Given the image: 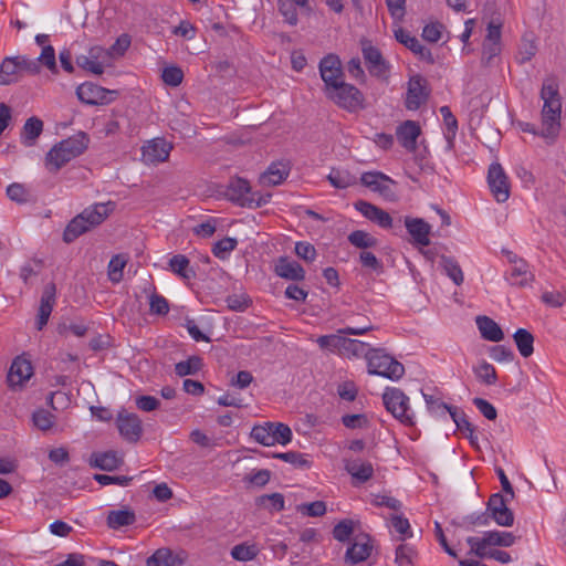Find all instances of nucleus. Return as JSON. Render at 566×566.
Listing matches in <instances>:
<instances>
[{"instance_id": "f257e3e1", "label": "nucleus", "mask_w": 566, "mask_h": 566, "mask_svg": "<svg viewBox=\"0 0 566 566\" xmlns=\"http://www.w3.org/2000/svg\"><path fill=\"white\" fill-rule=\"evenodd\" d=\"M90 138L80 132L55 144L45 155L44 166L51 174H56L74 158L81 156L88 147Z\"/></svg>"}, {"instance_id": "f03ea898", "label": "nucleus", "mask_w": 566, "mask_h": 566, "mask_svg": "<svg viewBox=\"0 0 566 566\" xmlns=\"http://www.w3.org/2000/svg\"><path fill=\"white\" fill-rule=\"evenodd\" d=\"M224 195L230 201L248 208L262 207L271 198V195L263 196L260 192L252 191L249 181L239 177L230 179Z\"/></svg>"}, {"instance_id": "7ed1b4c3", "label": "nucleus", "mask_w": 566, "mask_h": 566, "mask_svg": "<svg viewBox=\"0 0 566 566\" xmlns=\"http://www.w3.org/2000/svg\"><path fill=\"white\" fill-rule=\"evenodd\" d=\"M368 373L390 380H399L405 374V367L382 349H373L367 356Z\"/></svg>"}, {"instance_id": "20e7f679", "label": "nucleus", "mask_w": 566, "mask_h": 566, "mask_svg": "<svg viewBox=\"0 0 566 566\" xmlns=\"http://www.w3.org/2000/svg\"><path fill=\"white\" fill-rule=\"evenodd\" d=\"M325 95L333 101L338 107L350 113H356L365 108L364 94L354 85L338 83L325 92Z\"/></svg>"}, {"instance_id": "39448f33", "label": "nucleus", "mask_w": 566, "mask_h": 566, "mask_svg": "<svg viewBox=\"0 0 566 566\" xmlns=\"http://www.w3.org/2000/svg\"><path fill=\"white\" fill-rule=\"evenodd\" d=\"M292 437L291 428L282 422H265L262 426H254L251 430V438L265 447L276 443L286 446L292 441Z\"/></svg>"}, {"instance_id": "423d86ee", "label": "nucleus", "mask_w": 566, "mask_h": 566, "mask_svg": "<svg viewBox=\"0 0 566 566\" xmlns=\"http://www.w3.org/2000/svg\"><path fill=\"white\" fill-rule=\"evenodd\" d=\"M384 405L397 420L405 426L415 424V415L409 407V398L398 388H386L382 394Z\"/></svg>"}, {"instance_id": "0eeeda50", "label": "nucleus", "mask_w": 566, "mask_h": 566, "mask_svg": "<svg viewBox=\"0 0 566 566\" xmlns=\"http://www.w3.org/2000/svg\"><path fill=\"white\" fill-rule=\"evenodd\" d=\"M360 184L388 201L397 199L396 181L380 171L364 172L360 177Z\"/></svg>"}, {"instance_id": "6e6552de", "label": "nucleus", "mask_w": 566, "mask_h": 566, "mask_svg": "<svg viewBox=\"0 0 566 566\" xmlns=\"http://www.w3.org/2000/svg\"><path fill=\"white\" fill-rule=\"evenodd\" d=\"M77 98L87 105H105L113 102L116 91L106 90L97 84L85 82L76 88Z\"/></svg>"}, {"instance_id": "1a4fd4ad", "label": "nucleus", "mask_w": 566, "mask_h": 566, "mask_svg": "<svg viewBox=\"0 0 566 566\" xmlns=\"http://www.w3.org/2000/svg\"><path fill=\"white\" fill-rule=\"evenodd\" d=\"M488 184L490 190L497 202H505L510 198L511 185L509 178L499 163H493L489 167Z\"/></svg>"}, {"instance_id": "9d476101", "label": "nucleus", "mask_w": 566, "mask_h": 566, "mask_svg": "<svg viewBox=\"0 0 566 566\" xmlns=\"http://www.w3.org/2000/svg\"><path fill=\"white\" fill-rule=\"evenodd\" d=\"M374 326L371 324H366L359 327L347 326L338 331L337 334L323 335L317 338V344L322 349H326L329 352H337L342 354V349L344 347L345 338L344 335H363L369 331H373Z\"/></svg>"}, {"instance_id": "9b49d317", "label": "nucleus", "mask_w": 566, "mask_h": 566, "mask_svg": "<svg viewBox=\"0 0 566 566\" xmlns=\"http://www.w3.org/2000/svg\"><path fill=\"white\" fill-rule=\"evenodd\" d=\"M361 51L370 75L380 80H387L389 76L390 65L384 59L379 49L371 45L369 42H364Z\"/></svg>"}, {"instance_id": "f8f14e48", "label": "nucleus", "mask_w": 566, "mask_h": 566, "mask_svg": "<svg viewBox=\"0 0 566 566\" xmlns=\"http://www.w3.org/2000/svg\"><path fill=\"white\" fill-rule=\"evenodd\" d=\"M430 95L427 80L417 74L409 78L405 106L409 111L418 109Z\"/></svg>"}, {"instance_id": "ddd939ff", "label": "nucleus", "mask_w": 566, "mask_h": 566, "mask_svg": "<svg viewBox=\"0 0 566 566\" xmlns=\"http://www.w3.org/2000/svg\"><path fill=\"white\" fill-rule=\"evenodd\" d=\"M319 74L325 84V92L344 81L342 62L336 54H328L319 62Z\"/></svg>"}, {"instance_id": "4468645a", "label": "nucleus", "mask_w": 566, "mask_h": 566, "mask_svg": "<svg viewBox=\"0 0 566 566\" xmlns=\"http://www.w3.org/2000/svg\"><path fill=\"white\" fill-rule=\"evenodd\" d=\"M491 518L500 526L510 527L514 524V514L501 493L492 494L486 504Z\"/></svg>"}, {"instance_id": "2eb2a0df", "label": "nucleus", "mask_w": 566, "mask_h": 566, "mask_svg": "<svg viewBox=\"0 0 566 566\" xmlns=\"http://www.w3.org/2000/svg\"><path fill=\"white\" fill-rule=\"evenodd\" d=\"M117 427L120 436L129 442H137L143 434L142 420L136 413L118 412Z\"/></svg>"}, {"instance_id": "dca6fc26", "label": "nucleus", "mask_w": 566, "mask_h": 566, "mask_svg": "<svg viewBox=\"0 0 566 566\" xmlns=\"http://www.w3.org/2000/svg\"><path fill=\"white\" fill-rule=\"evenodd\" d=\"M371 538L367 534H358L354 537L353 543L347 548L345 560L352 565L365 562L371 554Z\"/></svg>"}, {"instance_id": "f3484780", "label": "nucleus", "mask_w": 566, "mask_h": 566, "mask_svg": "<svg viewBox=\"0 0 566 566\" xmlns=\"http://www.w3.org/2000/svg\"><path fill=\"white\" fill-rule=\"evenodd\" d=\"M421 134V127L418 122L405 120L396 128V137L399 144L407 151H415L417 149V139Z\"/></svg>"}, {"instance_id": "a211bd4d", "label": "nucleus", "mask_w": 566, "mask_h": 566, "mask_svg": "<svg viewBox=\"0 0 566 566\" xmlns=\"http://www.w3.org/2000/svg\"><path fill=\"white\" fill-rule=\"evenodd\" d=\"M56 301V286L54 283H49L44 286L36 318V328L42 331L48 324L50 315L53 311Z\"/></svg>"}, {"instance_id": "6ab92c4d", "label": "nucleus", "mask_w": 566, "mask_h": 566, "mask_svg": "<svg viewBox=\"0 0 566 566\" xmlns=\"http://www.w3.org/2000/svg\"><path fill=\"white\" fill-rule=\"evenodd\" d=\"M33 375V367L31 361L24 357H17L13 359L7 380L11 388L21 387Z\"/></svg>"}, {"instance_id": "aec40b11", "label": "nucleus", "mask_w": 566, "mask_h": 566, "mask_svg": "<svg viewBox=\"0 0 566 566\" xmlns=\"http://www.w3.org/2000/svg\"><path fill=\"white\" fill-rule=\"evenodd\" d=\"M562 109H542V129L541 137L552 144L560 130Z\"/></svg>"}, {"instance_id": "412c9836", "label": "nucleus", "mask_w": 566, "mask_h": 566, "mask_svg": "<svg viewBox=\"0 0 566 566\" xmlns=\"http://www.w3.org/2000/svg\"><path fill=\"white\" fill-rule=\"evenodd\" d=\"M172 145L164 138H155L143 147L144 158L151 164L164 163L168 159Z\"/></svg>"}, {"instance_id": "4be33fe9", "label": "nucleus", "mask_w": 566, "mask_h": 566, "mask_svg": "<svg viewBox=\"0 0 566 566\" xmlns=\"http://www.w3.org/2000/svg\"><path fill=\"white\" fill-rule=\"evenodd\" d=\"M405 226L417 244L422 247L430 244L429 234L431 227L423 219L406 217Z\"/></svg>"}, {"instance_id": "5701e85b", "label": "nucleus", "mask_w": 566, "mask_h": 566, "mask_svg": "<svg viewBox=\"0 0 566 566\" xmlns=\"http://www.w3.org/2000/svg\"><path fill=\"white\" fill-rule=\"evenodd\" d=\"M276 275L291 281H303L305 271L300 263L292 261L286 256H281L275 263Z\"/></svg>"}, {"instance_id": "b1692460", "label": "nucleus", "mask_w": 566, "mask_h": 566, "mask_svg": "<svg viewBox=\"0 0 566 566\" xmlns=\"http://www.w3.org/2000/svg\"><path fill=\"white\" fill-rule=\"evenodd\" d=\"M291 167L289 163H272L266 171L261 175V182L266 186H276L282 184L289 176Z\"/></svg>"}, {"instance_id": "393cba45", "label": "nucleus", "mask_w": 566, "mask_h": 566, "mask_svg": "<svg viewBox=\"0 0 566 566\" xmlns=\"http://www.w3.org/2000/svg\"><path fill=\"white\" fill-rule=\"evenodd\" d=\"M345 470L359 483H365L374 475V467L370 462L358 459H346Z\"/></svg>"}, {"instance_id": "a878e982", "label": "nucleus", "mask_w": 566, "mask_h": 566, "mask_svg": "<svg viewBox=\"0 0 566 566\" xmlns=\"http://www.w3.org/2000/svg\"><path fill=\"white\" fill-rule=\"evenodd\" d=\"M43 132V120L36 116L28 118L21 129L20 140L25 147H32Z\"/></svg>"}, {"instance_id": "bb28decb", "label": "nucleus", "mask_w": 566, "mask_h": 566, "mask_svg": "<svg viewBox=\"0 0 566 566\" xmlns=\"http://www.w3.org/2000/svg\"><path fill=\"white\" fill-rule=\"evenodd\" d=\"M475 323L482 338L485 340L497 343L504 338V334L500 325L489 316H478Z\"/></svg>"}, {"instance_id": "cd10ccee", "label": "nucleus", "mask_w": 566, "mask_h": 566, "mask_svg": "<svg viewBox=\"0 0 566 566\" xmlns=\"http://www.w3.org/2000/svg\"><path fill=\"white\" fill-rule=\"evenodd\" d=\"M112 202L96 203L90 208L84 209L80 216L84 217L85 223H87L90 230L101 224L112 211Z\"/></svg>"}, {"instance_id": "c85d7f7f", "label": "nucleus", "mask_w": 566, "mask_h": 566, "mask_svg": "<svg viewBox=\"0 0 566 566\" xmlns=\"http://www.w3.org/2000/svg\"><path fill=\"white\" fill-rule=\"evenodd\" d=\"M510 284L524 287L534 281V274L530 271V265L526 261H518L513 265L507 277Z\"/></svg>"}, {"instance_id": "c756f323", "label": "nucleus", "mask_w": 566, "mask_h": 566, "mask_svg": "<svg viewBox=\"0 0 566 566\" xmlns=\"http://www.w3.org/2000/svg\"><path fill=\"white\" fill-rule=\"evenodd\" d=\"M20 76L17 56L6 57L0 65V84L9 85L15 83Z\"/></svg>"}, {"instance_id": "7c9ffc66", "label": "nucleus", "mask_w": 566, "mask_h": 566, "mask_svg": "<svg viewBox=\"0 0 566 566\" xmlns=\"http://www.w3.org/2000/svg\"><path fill=\"white\" fill-rule=\"evenodd\" d=\"M541 97L543 99L542 109H562L558 87L553 81H546L543 83Z\"/></svg>"}, {"instance_id": "2f4dec72", "label": "nucleus", "mask_w": 566, "mask_h": 566, "mask_svg": "<svg viewBox=\"0 0 566 566\" xmlns=\"http://www.w3.org/2000/svg\"><path fill=\"white\" fill-rule=\"evenodd\" d=\"M122 464V459L114 451L93 453L91 465L104 471H114Z\"/></svg>"}, {"instance_id": "473e14b6", "label": "nucleus", "mask_w": 566, "mask_h": 566, "mask_svg": "<svg viewBox=\"0 0 566 566\" xmlns=\"http://www.w3.org/2000/svg\"><path fill=\"white\" fill-rule=\"evenodd\" d=\"M329 184L337 189H346L356 185L357 178L346 169L333 168L327 176Z\"/></svg>"}, {"instance_id": "72a5a7b5", "label": "nucleus", "mask_w": 566, "mask_h": 566, "mask_svg": "<svg viewBox=\"0 0 566 566\" xmlns=\"http://www.w3.org/2000/svg\"><path fill=\"white\" fill-rule=\"evenodd\" d=\"M136 521L135 513L129 510L111 511L107 515V525L109 528L118 530L129 526Z\"/></svg>"}, {"instance_id": "f704fd0d", "label": "nucleus", "mask_w": 566, "mask_h": 566, "mask_svg": "<svg viewBox=\"0 0 566 566\" xmlns=\"http://www.w3.org/2000/svg\"><path fill=\"white\" fill-rule=\"evenodd\" d=\"M515 345L523 357H530L534 352V336L525 328H518L513 335Z\"/></svg>"}, {"instance_id": "c9c22d12", "label": "nucleus", "mask_w": 566, "mask_h": 566, "mask_svg": "<svg viewBox=\"0 0 566 566\" xmlns=\"http://www.w3.org/2000/svg\"><path fill=\"white\" fill-rule=\"evenodd\" d=\"M86 231H90V228L87 223H85L84 217L77 214L66 226L63 232V240L66 243H71Z\"/></svg>"}, {"instance_id": "e433bc0d", "label": "nucleus", "mask_w": 566, "mask_h": 566, "mask_svg": "<svg viewBox=\"0 0 566 566\" xmlns=\"http://www.w3.org/2000/svg\"><path fill=\"white\" fill-rule=\"evenodd\" d=\"M439 111L446 125L444 137L447 139L448 147L452 148L458 130V120L449 106H441Z\"/></svg>"}, {"instance_id": "4c0bfd02", "label": "nucleus", "mask_w": 566, "mask_h": 566, "mask_svg": "<svg viewBox=\"0 0 566 566\" xmlns=\"http://www.w3.org/2000/svg\"><path fill=\"white\" fill-rule=\"evenodd\" d=\"M374 348H370L367 343L357 340V339H350L345 338L344 347L342 349V354L344 356L350 357H366L370 354V352Z\"/></svg>"}, {"instance_id": "58836bf2", "label": "nucleus", "mask_w": 566, "mask_h": 566, "mask_svg": "<svg viewBox=\"0 0 566 566\" xmlns=\"http://www.w3.org/2000/svg\"><path fill=\"white\" fill-rule=\"evenodd\" d=\"M348 242L355 248L366 250L378 244V240L370 233L363 230H355L347 237Z\"/></svg>"}, {"instance_id": "ea45409f", "label": "nucleus", "mask_w": 566, "mask_h": 566, "mask_svg": "<svg viewBox=\"0 0 566 566\" xmlns=\"http://www.w3.org/2000/svg\"><path fill=\"white\" fill-rule=\"evenodd\" d=\"M484 536L490 546L510 547L515 543V536L510 532L490 531Z\"/></svg>"}, {"instance_id": "a19ab883", "label": "nucleus", "mask_w": 566, "mask_h": 566, "mask_svg": "<svg viewBox=\"0 0 566 566\" xmlns=\"http://www.w3.org/2000/svg\"><path fill=\"white\" fill-rule=\"evenodd\" d=\"M473 373L485 385H494L497 381L495 368L486 360H482L478 366L473 367Z\"/></svg>"}, {"instance_id": "79ce46f5", "label": "nucleus", "mask_w": 566, "mask_h": 566, "mask_svg": "<svg viewBox=\"0 0 566 566\" xmlns=\"http://www.w3.org/2000/svg\"><path fill=\"white\" fill-rule=\"evenodd\" d=\"M202 367V359L198 356H191L186 360L175 365V373L179 377L196 375Z\"/></svg>"}, {"instance_id": "37998d69", "label": "nucleus", "mask_w": 566, "mask_h": 566, "mask_svg": "<svg viewBox=\"0 0 566 566\" xmlns=\"http://www.w3.org/2000/svg\"><path fill=\"white\" fill-rule=\"evenodd\" d=\"M441 265L444 273L453 281L454 284L461 285L463 283V272L454 259L450 256H442Z\"/></svg>"}, {"instance_id": "c03bdc74", "label": "nucleus", "mask_w": 566, "mask_h": 566, "mask_svg": "<svg viewBox=\"0 0 566 566\" xmlns=\"http://www.w3.org/2000/svg\"><path fill=\"white\" fill-rule=\"evenodd\" d=\"M272 458L291 463L294 468L297 469H308L311 467V462L306 459V457L297 451L273 453Z\"/></svg>"}, {"instance_id": "a18cd8bd", "label": "nucleus", "mask_w": 566, "mask_h": 566, "mask_svg": "<svg viewBox=\"0 0 566 566\" xmlns=\"http://www.w3.org/2000/svg\"><path fill=\"white\" fill-rule=\"evenodd\" d=\"M127 263V258L123 254L114 255L108 263V279L113 283H119L123 280V270Z\"/></svg>"}, {"instance_id": "49530a36", "label": "nucleus", "mask_w": 566, "mask_h": 566, "mask_svg": "<svg viewBox=\"0 0 566 566\" xmlns=\"http://www.w3.org/2000/svg\"><path fill=\"white\" fill-rule=\"evenodd\" d=\"M189 260L184 254H176L169 260L170 270L184 279H189L193 271L189 270Z\"/></svg>"}, {"instance_id": "de8ad7c7", "label": "nucleus", "mask_w": 566, "mask_h": 566, "mask_svg": "<svg viewBox=\"0 0 566 566\" xmlns=\"http://www.w3.org/2000/svg\"><path fill=\"white\" fill-rule=\"evenodd\" d=\"M147 566H175L172 552L168 548H159L147 558Z\"/></svg>"}, {"instance_id": "09e8293b", "label": "nucleus", "mask_w": 566, "mask_h": 566, "mask_svg": "<svg viewBox=\"0 0 566 566\" xmlns=\"http://www.w3.org/2000/svg\"><path fill=\"white\" fill-rule=\"evenodd\" d=\"M238 240L234 238H223L214 243L212 248V253L216 258L220 260H226L229 254L237 248Z\"/></svg>"}, {"instance_id": "8fccbe9b", "label": "nucleus", "mask_w": 566, "mask_h": 566, "mask_svg": "<svg viewBox=\"0 0 566 566\" xmlns=\"http://www.w3.org/2000/svg\"><path fill=\"white\" fill-rule=\"evenodd\" d=\"M395 563L398 566H413V558L417 553L409 544H400L396 548Z\"/></svg>"}, {"instance_id": "3c124183", "label": "nucleus", "mask_w": 566, "mask_h": 566, "mask_svg": "<svg viewBox=\"0 0 566 566\" xmlns=\"http://www.w3.org/2000/svg\"><path fill=\"white\" fill-rule=\"evenodd\" d=\"M259 504L274 512L284 510V496L281 493H272L262 495L258 499Z\"/></svg>"}, {"instance_id": "603ef678", "label": "nucleus", "mask_w": 566, "mask_h": 566, "mask_svg": "<svg viewBox=\"0 0 566 566\" xmlns=\"http://www.w3.org/2000/svg\"><path fill=\"white\" fill-rule=\"evenodd\" d=\"M258 554L254 545L239 544L231 549V556L239 562L252 560Z\"/></svg>"}, {"instance_id": "864d4df0", "label": "nucleus", "mask_w": 566, "mask_h": 566, "mask_svg": "<svg viewBox=\"0 0 566 566\" xmlns=\"http://www.w3.org/2000/svg\"><path fill=\"white\" fill-rule=\"evenodd\" d=\"M149 312L153 315H167L169 312V303L168 301L157 293H153L149 296Z\"/></svg>"}, {"instance_id": "5fc2aeb1", "label": "nucleus", "mask_w": 566, "mask_h": 566, "mask_svg": "<svg viewBox=\"0 0 566 566\" xmlns=\"http://www.w3.org/2000/svg\"><path fill=\"white\" fill-rule=\"evenodd\" d=\"M32 420L36 428L42 431H46L52 428L54 423V416L45 409H39L33 412Z\"/></svg>"}, {"instance_id": "6e6d98bb", "label": "nucleus", "mask_w": 566, "mask_h": 566, "mask_svg": "<svg viewBox=\"0 0 566 566\" xmlns=\"http://www.w3.org/2000/svg\"><path fill=\"white\" fill-rule=\"evenodd\" d=\"M36 60L40 65L46 66L52 73L56 74L59 72L55 61V50L52 45H44Z\"/></svg>"}, {"instance_id": "4d7b16f0", "label": "nucleus", "mask_w": 566, "mask_h": 566, "mask_svg": "<svg viewBox=\"0 0 566 566\" xmlns=\"http://www.w3.org/2000/svg\"><path fill=\"white\" fill-rule=\"evenodd\" d=\"M391 526L394 527L395 532L401 535V539H405L407 537H412V532L410 530V523L408 518L400 514H392L390 516Z\"/></svg>"}, {"instance_id": "13d9d810", "label": "nucleus", "mask_w": 566, "mask_h": 566, "mask_svg": "<svg viewBox=\"0 0 566 566\" xmlns=\"http://www.w3.org/2000/svg\"><path fill=\"white\" fill-rule=\"evenodd\" d=\"M342 423L348 429H366L370 422L365 413H356L343 416Z\"/></svg>"}, {"instance_id": "bf43d9fd", "label": "nucleus", "mask_w": 566, "mask_h": 566, "mask_svg": "<svg viewBox=\"0 0 566 566\" xmlns=\"http://www.w3.org/2000/svg\"><path fill=\"white\" fill-rule=\"evenodd\" d=\"M359 262L361 266L371 270L376 273H381L384 270L381 261L377 259V256L373 252L366 250L359 253Z\"/></svg>"}, {"instance_id": "052dcab7", "label": "nucleus", "mask_w": 566, "mask_h": 566, "mask_svg": "<svg viewBox=\"0 0 566 566\" xmlns=\"http://www.w3.org/2000/svg\"><path fill=\"white\" fill-rule=\"evenodd\" d=\"M484 541V535L483 537L470 536L467 538V543L471 547V553H473L475 556L480 558H488L490 553V549H488L490 545Z\"/></svg>"}, {"instance_id": "680f3d73", "label": "nucleus", "mask_w": 566, "mask_h": 566, "mask_svg": "<svg viewBox=\"0 0 566 566\" xmlns=\"http://www.w3.org/2000/svg\"><path fill=\"white\" fill-rule=\"evenodd\" d=\"M161 78L165 84L176 87L182 82L184 72L178 66H168L164 69Z\"/></svg>"}, {"instance_id": "e2e57ef3", "label": "nucleus", "mask_w": 566, "mask_h": 566, "mask_svg": "<svg viewBox=\"0 0 566 566\" xmlns=\"http://www.w3.org/2000/svg\"><path fill=\"white\" fill-rule=\"evenodd\" d=\"M353 521L352 520H343L338 524H336L333 528V536L338 542H347L353 534Z\"/></svg>"}, {"instance_id": "0e129e2a", "label": "nucleus", "mask_w": 566, "mask_h": 566, "mask_svg": "<svg viewBox=\"0 0 566 566\" xmlns=\"http://www.w3.org/2000/svg\"><path fill=\"white\" fill-rule=\"evenodd\" d=\"M76 64L93 74L101 75L104 72V66L96 60V56L80 55L76 57Z\"/></svg>"}, {"instance_id": "69168bd1", "label": "nucleus", "mask_w": 566, "mask_h": 566, "mask_svg": "<svg viewBox=\"0 0 566 566\" xmlns=\"http://www.w3.org/2000/svg\"><path fill=\"white\" fill-rule=\"evenodd\" d=\"M423 398L429 412L434 416H444V413L448 412V408L452 407L441 401L439 398H436L433 395L423 394Z\"/></svg>"}, {"instance_id": "338daca9", "label": "nucleus", "mask_w": 566, "mask_h": 566, "mask_svg": "<svg viewBox=\"0 0 566 566\" xmlns=\"http://www.w3.org/2000/svg\"><path fill=\"white\" fill-rule=\"evenodd\" d=\"M396 40L413 52L416 49H419V44L421 43L416 36L411 35L410 32L403 30L402 28H398L394 31Z\"/></svg>"}, {"instance_id": "774afa93", "label": "nucleus", "mask_w": 566, "mask_h": 566, "mask_svg": "<svg viewBox=\"0 0 566 566\" xmlns=\"http://www.w3.org/2000/svg\"><path fill=\"white\" fill-rule=\"evenodd\" d=\"M279 11L290 25L297 24L298 18L294 3H291L289 0H279Z\"/></svg>"}]
</instances>
